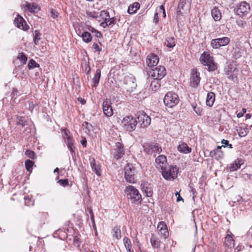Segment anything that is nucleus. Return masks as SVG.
<instances>
[{"label":"nucleus","instance_id":"nucleus-54","mask_svg":"<svg viewBox=\"0 0 252 252\" xmlns=\"http://www.w3.org/2000/svg\"><path fill=\"white\" fill-rule=\"evenodd\" d=\"M90 213L91 214V220L92 221V222H93V228L94 229H96V226H95V222H94V214H93V211L91 209H90Z\"/></svg>","mask_w":252,"mask_h":252},{"label":"nucleus","instance_id":"nucleus-12","mask_svg":"<svg viewBox=\"0 0 252 252\" xmlns=\"http://www.w3.org/2000/svg\"><path fill=\"white\" fill-rule=\"evenodd\" d=\"M111 153L114 158L116 160H119L122 158L125 155V150L123 144L119 142L116 143L115 148Z\"/></svg>","mask_w":252,"mask_h":252},{"label":"nucleus","instance_id":"nucleus-2","mask_svg":"<svg viewBox=\"0 0 252 252\" xmlns=\"http://www.w3.org/2000/svg\"><path fill=\"white\" fill-rule=\"evenodd\" d=\"M125 193L127 198L130 199L132 202H141L142 199V196L139 191L132 186H128L125 189Z\"/></svg>","mask_w":252,"mask_h":252},{"label":"nucleus","instance_id":"nucleus-37","mask_svg":"<svg viewBox=\"0 0 252 252\" xmlns=\"http://www.w3.org/2000/svg\"><path fill=\"white\" fill-rule=\"evenodd\" d=\"M91 164L93 171L94 172L97 174V175L100 176V167L98 165H96L95 161L94 158H93V161H91Z\"/></svg>","mask_w":252,"mask_h":252},{"label":"nucleus","instance_id":"nucleus-62","mask_svg":"<svg viewBox=\"0 0 252 252\" xmlns=\"http://www.w3.org/2000/svg\"><path fill=\"white\" fill-rule=\"evenodd\" d=\"M91 70V69L90 66L89 64H86L85 71H86V73H87V74H89L90 73Z\"/></svg>","mask_w":252,"mask_h":252},{"label":"nucleus","instance_id":"nucleus-16","mask_svg":"<svg viewBox=\"0 0 252 252\" xmlns=\"http://www.w3.org/2000/svg\"><path fill=\"white\" fill-rule=\"evenodd\" d=\"M156 167L161 170L166 167L167 164L166 157L162 155L158 156L155 159Z\"/></svg>","mask_w":252,"mask_h":252},{"label":"nucleus","instance_id":"nucleus-59","mask_svg":"<svg viewBox=\"0 0 252 252\" xmlns=\"http://www.w3.org/2000/svg\"><path fill=\"white\" fill-rule=\"evenodd\" d=\"M83 126L85 127L87 129H88L89 130H90V127H91L92 125L91 124H89V123L85 122L83 124Z\"/></svg>","mask_w":252,"mask_h":252},{"label":"nucleus","instance_id":"nucleus-38","mask_svg":"<svg viewBox=\"0 0 252 252\" xmlns=\"http://www.w3.org/2000/svg\"><path fill=\"white\" fill-rule=\"evenodd\" d=\"M191 106L195 113L198 116L202 115L203 109L200 106H198L195 103H192Z\"/></svg>","mask_w":252,"mask_h":252},{"label":"nucleus","instance_id":"nucleus-48","mask_svg":"<svg viewBox=\"0 0 252 252\" xmlns=\"http://www.w3.org/2000/svg\"><path fill=\"white\" fill-rule=\"evenodd\" d=\"M28 66L29 69H32L39 67V65L37 63H36L34 60L32 59H31L29 61Z\"/></svg>","mask_w":252,"mask_h":252},{"label":"nucleus","instance_id":"nucleus-46","mask_svg":"<svg viewBox=\"0 0 252 252\" xmlns=\"http://www.w3.org/2000/svg\"><path fill=\"white\" fill-rule=\"evenodd\" d=\"M40 35H41V34L37 30H35L34 31V37H33V42H34V43L35 45L38 44V42L40 39Z\"/></svg>","mask_w":252,"mask_h":252},{"label":"nucleus","instance_id":"nucleus-52","mask_svg":"<svg viewBox=\"0 0 252 252\" xmlns=\"http://www.w3.org/2000/svg\"><path fill=\"white\" fill-rule=\"evenodd\" d=\"M58 183L61 186L65 187L68 184V181L67 179H61L58 181Z\"/></svg>","mask_w":252,"mask_h":252},{"label":"nucleus","instance_id":"nucleus-20","mask_svg":"<svg viewBox=\"0 0 252 252\" xmlns=\"http://www.w3.org/2000/svg\"><path fill=\"white\" fill-rule=\"evenodd\" d=\"M150 90L152 92H156L160 87V80L151 77Z\"/></svg>","mask_w":252,"mask_h":252},{"label":"nucleus","instance_id":"nucleus-50","mask_svg":"<svg viewBox=\"0 0 252 252\" xmlns=\"http://www.w3.org/2000/svg\"><path fill=\"white\" fill-rule=\"evenodd\" d=\"M222 146H218L217 147V148L213 151V152H211V153H213V152L217 154V153H220V154L219 155V157H221L223 156V153L221 151V149Z\"/></svg>","mask_w":252,"mask_h":252},{"label":"nucleus","instance_id":"nucleus-17","mask_svg":"<svg viewBox=\"0 0 252 252\" xmlns=\"http://www.w3.org/2000/svg\"><path fill=\"white\" fill-rule=\"evenodd\" d=\"M158 57L155 54L149 55L146 59V63L150 67L156 65L158 63Z\"/></svg>","mask_w":252,"mask_h":252},{"label":"nucleus","instance_id":"nucleus-43","mask_svg":"<svg viewBox=\"0 0 252 252\" xmlns=\"http://www.w3.org/2000/svg\"><path fill=\"white\" fill-rule=\"evenodd\" d=\"M33 164L34 162L30 159H27L25 161V167L28 171L31 172L32 171Z\"/></svg>","mask_w":252,"mask_h":252},{"label":"nucleus","instance_id":"nucleus-4","mask_svg":"<svg viewBox=\"0 0 252 252\" xmlns=\"http://www.w3.org/2000/svg\"><path fill=\"white\" fill-rule=\"evenodd\" d=\"M250 10L249 3L244 1L238 3L234 9L235 14L241 17L247 16L250 12Z\"/></svg>","mask_w":252,"mask_h":252},{"label":"nucleus","instance_id":"nucleus-39","mask_svg":"<svg viewBox=\"0 0 252 252\" xmlns=\"http://www.w3.org/2000/svg\"><path fill=\"white\" fill-rule=\"evenodd\" d=\"M24 21V20L23 19V18L22 17L20 16L19 17L15 18L14 22L15 25H16L18 28H23V29H24V27H23V22Z\"/></svg>","mask_w":252,"mask_h":252},{"label":"nucleus","instance_id":"nucleus-25","mask_svg":"<svg viewBox=\"0 0 252 252\" xmlns=\"http://www.w3.org/2000/svg\"><path fill=\"white\" fill-rule=\"evenodd\" d=\"M244 163L242 159L237 158L235 160L234 162L231 164L230 166V170L232 171L237 170L241 167V165Z\"/></svg>","mask_w":252,"mask_h":252},{"label":"nucleus","instance_id":"nucleus-8","mask_svg":"<svg viewBox=\"0 0 252 252\" xmlns=\"http://www.w3.org/2000/svg\"><path fill=\"white\" fill-rule=\"evenodd\" d=\"M125 178L126 182L130 183H135L136 179L135 178V168L132 164H127L125 167Z\"/></svg>","mask_w":252,"mask_h":252},{"label":"nucleus","instance_id":"nucleus-32","mask_svg":"<svg viewBox=\"0 0 252 252\" xmlns=\"http://www.w3.org/2000/svg\"><path fill=\"white\" fill-rule=\"evenodd\" d=\"M224 245L225 246L231 248L234 246V241L230 235H227L225 238Z\"/></svg>","mask_w":252,"mask_h":252},{"label":"nucleus","instance_id":"nucleus-57","mask_svg":"<svg viewBox=\"0 0 252 252\" xmlns=\"http://www.w3.org/2000/svg\"><path fill=\"white\" fill-rule=\"evenodd\" d=\"M246 112V109L243 108L242 110V111L239 112L237 114V117L238 118H241V117H242L243 116L244 114Z\"/></svg>","mask_w":252,"mask_h":252},{"label":"nucleus","instance_id":"nucleus-15","mask_svg":"<svg viewBox=\"0 0 252 252\" xmlns=\"http://www.w3.org/2000/svg\"><path fill=\"white\" fill-rule=\"evenodd\" d=\"M110 99H106L102 103V109L104 114L107 117H111L113 114V111Z\"/></svg>","mask_w":252,"mask_h":252},{"label":"nucleus","instance_id":"nucleus-45","mask_svg":"<svg viewBox=\"0 0 252 252\" xmlns=\"http://www.w3.org/2000/svg\"><path fill=\"white\" fill-rule=\"evenodd\" d=\"M86 14L88 17L93 19H96L100 16L99 13L95 11H87Z\"/></svg>","mask_w":252,"mask_h":252},{"label":"nucleus","instance_id":"nucleus-36","mask_svg":"<svg viewBox=\"0 0 252 252\" xmlns=\"http://www.w3.org/2000/svg\"><path fill=\"white\" fill-rule=\"evenodd\" d=\"M237 131L239 135L241 137L246 136L249 133V130L247 127H243L241 126L239 127L237 129Z\"/></svg>","mask_w":252,"mask_h":252},{"label":"nucleus","instance_id":"nucleus-47","mask_svg":"<svg viewBox=\"0 0 252 252\" xmlns=\"http://www.w3.org/2000/svg\"><path fill=\"white\" fill-rule=\"evenodd\" d=\"M25 204L27 206H31L33 205V200L32 197H30L29 196H25Z\"/></svg>","mask_w":252,"mask_h":252},{"label":"nucleus","instance_id":"nucleus-42","mask_svg":"<svg viewBox=\"0 0 252 252\" xmlns=\"http://www.w3.org/2000/svg\"><path fill=\"white\" fill-rule=\"evenodd\" d=\"M232 202L236 205L240 204L241 202H246L244 199L240 195H238L232 199Z\"/></svg>","mask_w":252,"mask_h":252},{"label":"nucleus","instance_id":"nucleus-60","mask_svg":"<svg viewBox=\"0 0 252 252\" xmlns=\"http://www.w3.org/2000/svg\"><path fill=\"white\" fill-rule=\"evenodd\" d=\"M64 134L66 136V138H67V141H68V138H71V136L69 135V131L66 129H65L63 131Z\"/></svg>","mask_w":252,"mask_h":252},{"label":"nucleus","instance_id":"nucleus-63","mask_svg":"<svg viewBox=\"0 0 252 252\" xmlns=\"http://www.w3.org/2000/svg\"><path fill=\"white\" fill-rule=\"evenodd\" d=\"M100 25L102 27H103V28H105V27H106L107 26H109L108 25V23L106 22V21L105 20V19H104V21L103 22L101 23Z\"/></svg>","mask_w":252,"mask_h":252},{"label":"nucleus","instance_id":"nucleus-58","mask_svg":"<svg viewBox=\"0 0 252 252\" xmlns=\"http://www.w3.org/2000/svg\"><path fill=\"white\" fill-rule=\"evenodd\" d=\"M93 47L95 50L96 51L100 52L101 51V48H99L98 45L97 43H94L93 45Z\"/></svg>","mask_w":252,"mask_h":252},{"label":"nucleus","instance_id":"nucleus-49","mask_svg":"<svg viewBox=\"0 0 252 252\" xmlns=\"http://www.w3.org/2000/svg\"><path fill=\"white\" fill-rule=\"evenodd\" d=\"M25 154L26 155V156L30 158L34 159L35 158V154L32 151L27 150Z\"/></svg>","mask_w":252,"mask_h":252},{"label":"nucleus","instance_id":"nucleus-44","mask_svg":"<svg viewBox=\"0 0 252 252\" xmlns=\"http://www.w3.org/2000/svg\"><path fill=\"white\" fill-rule=\"evenodd\" d=\"M17 59L20 61L22 64H26L28 59L26 55L23 53H19L17 56Z\"/></svg>","mask_w":252,"mask_h":252},{"label":"nucleus","instance_id":"nucleus-29","mask_svg":"<svg viewBox=\"0 0 252 252\" xmlns=\"http://www.w3.org/2000/svg\"><path fill=\"white\" fill-rule=\"evenodd\" d=\"M140 7V4L138 2H134L133 4L129 5L127 9V12L130 14H133L136 12Z\"/></svg>","mask_w":252,"mask_h":252},{"label":"nucleus","instance_id":"nucleus-27","mask_svg":"<svg viewBox=\"0 0 252 252\" xmlns=\"http://www.w3.org/2000/svg\"><path fill=\"white\" fill-rule=\"evenodd\" d=\"M100 15L101 16H106L105 19L108 23V26H113L115 24V20L114 18H110L109 13L105 11H102L100 12Z\"/></svg>","mask_w":252,"mask_h":252},{"label":"nucleus","instance_id":"nucleus-10","mask_svg":"<svg viewBox=\"0 0 252 252\" xmlns=\"http://www.w3.org/2000/svg\"><path fill=\"white\" fill-rule=\"evenodd\" d=\"M230 42V39L228 37L215 38L212 40L211 46L214 49H218L220 47L227 45Z\"/></svg>","mask_w":252,"mask_h":252},{"label":"nucleus","instance_id":"nucleus-56","mask_svg":"<svg viewBox=\"0 0 252 252\" xmlns=\"http://www.w3.org/2000/svg\"><path fill=\"white\" fill-rule=\"evenodd\" d=\"M159 21L158 14V12H156L154 14L153 22L157 24Z\"/></svg>","mask_w":252,"mask_h":252},{"label":"nucleus","instance_id":"nucleus-64","mask_svg":"<svg viewBox=\"0 0 252 252\" xmlns=\"http://www.w3.org/2000/svg\"><path fill=\"white\" fill-rule=\"evenodd\" d=\"M94 33H95V36L97 38H99L102 36L101 32L98 31H96Z\"/></svg>","mask_w":252,"mask_h":252},{"label":"nucleus","instance_id":"nucleus-53","mask_svg":"<svg viewBox=\"0 0 252 252\" xmlns=\"http://www.w3.org/2000/svg\"><path fill=\"white\" fill-rule=\"evenodd\" d=\"M221 143L223 144V145L222 146L223 147H225L226 146H228L230 148H232V145L230 144H229V141L228 140H224V139L222 140Z\"/></svg>","mask_w":252,"mask_h":252},{"label":"nucleus","instance_id":"nucleus-34","mask_svg":"<svg viewBox=\"0 0 252 252\" xmlns=\"http://www.w3.org/2000/svg\"><path fill=\"white\" fill-rule=\"evenodd\" d=\"M27 122L25 117L21 116L17 117L16 120V123L17 126H20L22 127H24L25 126L27 125Z\"/></svg>","mask_w":252,"mask_h":252},{"label":"nucleus","instance_id":"nucleus-5","mask_svg":"<svg viewBox=\"0 0 252 252\" xmlns=\"http://www.w3.org/2000/svg\"><path fill=\"white\" fill-rule=\"evenodd\" d=\"M137 124V120L132 116L124 117L121 122V125L124 129L128 131H133Z\"/></svg>","mask_w":252,"mask_h":252},{"label":"nucleus","instance_id":"nucleus-3","mask_svg":"<svg viewBox=\"0 0 252 252\" xmlns=\"http://www.w3.org/2000/svg\"><path fill=\"white\" fill-rule=\"evenodd\" d=\"M179 169L176 165L165 167L162 169V175L166 180L172 181L177 177Z\"/></svg>","mask_w":252,"mask_h":252},{"label":"nucleus","instance_id":"nucleus-26","mask_svg":"<svg viewBox=\"0 0 252 252\" xmlns=\"http://www.w3.org/2000/svg\"><path fill=\"white\" fill-rule=\"evenodd\" d=\"M212 17L215 21H220L221 18V14L218 7H215L211 11Z\"/></svg>","mask_w":252,"mask_h":252},{"label":"nucleus","instance_id":"nucleus-6","mask_svg":"<svg viewBox=\"0 0 252 252\" xmlns=\"http://www.w3.org/2000/svg\"><path fill=\"white\" fill-rule=\"evenodd\" d=\"M178 95L172 92H168L164 96L163 102L164 104L169 107L172 108L179 103Z\"/></svg>","mask_w":252,"mask_h":252},{"label":"nucleus","instance_id":"nucleus-31","mask_svg":"<svg viewBox=\"0 0 252 252\" xmlns=\"http://www.w3.org/2000/svg\"><path fill=\"white\" fill-rule=\"evenodd\" d=\"M164 45L168 48L174 47L176 45L175 38L173 37H167L164 42Z\"/></svg>","mask_w":252,"mask_h":252},{"label":"nucleus","instance_id":"nucleus-18","mask_svg":"<svg viewBox=\"0 0 252 252\" xmlns=\"http://www.w3.org/2000/svg\"><path fill=\"white\" fill-rule=\"evenodd\" d=\"M158 229H159L160 234L163 236L164 239L168 238L169 232L167 226L164 221H160L158 225Z\"/></svg>","mask_w":252,"mask_h":252},{"label":"nucleus","instance_id":"nucleus-7","mask_svg":"<svg viewBox=\"0 0 252 252\" xmlns=\"http://www.w3.org/2000/svg\"><path fill=\"white\" fill-rule=\"evenodd\" d=\"M166 74V70L165 67L163 66H158L154 69H152L149 71V77L148 80L150 81L152 78H155L158 80H161L163 78Z\"/></svg>","mask_w":252,"mask_h":252},{"label":"nucleus","instance_id":"nucleus-51","mask_svg":"<svg viewBox=\"0 0 252 252\" xmlns=\"http://www.w3.org/2000/svg\"><path fill=\"white\" fill-rule=\"evenodd\" d=\"M237 25L241 28H244L246 25L245 21L242 20H238L236 21Z\"/></svg>","mask_w":252,"mask_h":252},{"label":"nucleus","instance_id":"nucleus-55","mask_svg":"<svg viewBox=\"0 0 252 252\" xmlns=\"http://www.w3.org/2000/svg\"><path fill=\"white\" fill-rule=\"evenodd\" d=\"M51 14L52 17H53V18H56L58 16V12L54 9H52L51 11Z\"/></svg>","mask_w":252,"mask_h":252},{"label":"nucleus","instance_id":"nucleus-14","mask_svg":"<svg viewBox=\"0 0 252 252\" xmlns=\"http://www.w3.org/2000/svg\"><path fill=\"white\" fill-rule=\"evenodd\" d=\"M200 73L198 72L196 68H193L191 70L190 78V85L191 87L195 88L197 87L200 82Z\"/></svg>","mask_w":252,"mask_h":252},{"label":"nucleus","instance_id":"nucleus-22","mask_svg":"<svg viewBox=\"0 0 252 252\" xmlns=\"http://www.w3.org/2000/svg\"><path fill=\"white\" fill-rule=\"evenodd\" d=\"M149 149L148 148L145 149V151L149 154L151 153H160L162 151L161 147H159L158 144H151L149 146Z\"/></svg>","mask_w":252,"mask_h":252},{"label":"nucleus","instance_id":"nucleus-30","mask_svg":"<svg viewBox=\"0 0 252 252\" xmlns=\"http://www.w3.org/2000/svg\"><path fill=\"white\" fill-rule=\"evenodd\" d=\"M67 147L69 150L72 157L75 155V146L74 145V140L72 138H68L67 141Z\"/></svg>","mask_w":252,"mask_h":252},{"label":"nucleus","instance_id":"nucleus-1","mask_svg":"<svg viewBox=\"0 0 252 252\" xmlns=\"http://www.w3.org/2000/svg\"><path fill=\"white\" fill-rule=\"evenodd\" d=\"M199 61L201 64L208 67L207 69L210 72L213 71L217 68V64L215 63L213 57L208 52H204L201 54Z\"/></svg>","mask_w":252,"mask_h":252},{"label":"nucleus","instance_id":"nucleus-28","mask_svg":"<svg viewBox=\"0 0 252 252\" xmlns=\"http://www.w3.org/2000/svg\"><path fill=\"white\" fill-rule=\"evenodd\" d=\"M25 6L32 13H37L40 10L39 6L36 4H31L27 2Z\"/></svg>","mask_w":252,"mask_h":252},{"label":"nucleus","instance_id":"nucleus-24","mask_svg":"<svg viewBox=\"0 0 252 252\" xmlns=\"http://www.w3.org/2000/svg\"><path fill=\"white\" fill-rule=\"evenodd\" d=\"M215 100V94L212 92L208 93L206 100V105L210 107L212 106Z\"/></svg>","mask_w":252,"mask_h":252},{"label":"nucleus","instance_id":"nucleus-19","mask_svg":"<svg viewBox=\"0 0 252 252\" xmlns=\"http://www.w3.org/2000/svg\"><path fill=\"white\" fill-rule=\"evenodd\" d=\"M143 192L147 197H151L153 195V191L151 185L147 182L142 183L141 185Z\"/></svg>","mask_w":252,"mask_h":252},{"label":"nucleus","instance_id":"nucleus-23","mask_svg":"<svg viewBox=\"0 0 252 252\" xmlns=\"http://www.w3.org/2000/svg\"><path fill=\"white\" fill-rule=\"evenodd\" d=\"M101 76V70L99 68H97L95 71V73L94 77L92 79V86L93 87H96L99 81V79Z\"/></svg>","mask_w":252,"mask_h":252},{"label":"nucleus","instance_id":"nucleus-35","mask_svg":"<svg viewBox=\"0 0 252 252\" xmlns=\"http://www.w3.org/2000/svg\"><path fill=\"white\" fill-rule=\"evenodd\" d=\"M151 243L154 248H158L160 246V241L157 237L152 235L151 238Z\"/></svg>","mask_w":252,"mask_h":252},{"label":"nucleus","instance_id":"nucleus-61","mask_svg":"<svg viewBox=\"0 0 252 252\" xmlns=\"http://www.w3.org/2000/svg\"><path fill=\"white\" fill-rule=\"evenodd\" d=\"M159 9L162 11L163 17L165 18L166 17V12L164 6L163 5H161L160 6Z\"/></svg>","mask_w":252,"mask_h":252},{"label":"nucleus","instance_id":"nucleus-11","mask_svg":"<svg viewBox=\"0 0 252 252\" xmlns=\"http://www.w3.org/2000/svg\"><path fill=\"white\" fill-rule=\"evenodd\" d=\"M192 0H180L177 14L183 15L184 13L189 11Z\"/></svg>","mask_w":252,"mask_h":252},{"label":"nucleus","instance_id":"nucleus-33","mask_svg":"<svg viewBox=\"0 0 252 252\" xmlns=\"http://www.w3.org/2000/svg\"><path fill=\"white\" fill-rule=\"evenodd\" d=\"M81 37L83 40L86 43H89L91 41L92 39V36L91 33L88 32H84L81 35Z\"/></svg>","mask_w":252,"mask_h":252},{"label":"nucleus","instance_id":"nucleus-13","mask_svg":"<svg viewBox=\"0 0 252 252\" xmlns=\"http://www.w3.org/2000/svg\"><path fill=\"white\" fill-rule=\"evenodd\" d=\"M124 84V89L129 92H133L137 86L135 79L133 77H125Z\"/></svg>","mask_w":252,"mask_h":252},{"label":"nucleus","instance_id":"nucleus-9","mask_svg":"<svg viewBox=\"0 0 252 252\" xmlns=\"http://www.w3.org/2000/svg\"><path fill=\"white\" fill-rule=\"evenodd\" d=\"M137 124H139L141 127H146L151 123V118L144 112L137 113Z\"/></svg>","mask_w":252,"mask_h":252},{"label":"nucleus","instance_id":"nucleus-21","mask_svg":"<svg viewBox=\"0 0 252 252\" xmlns=\"http://www.w3.org/2000/svg\"><path fill=\"white\" fill-rule=\"evenodd\" d=\"M177 149L180 152L184 154H189L191 152V148L189 147L188 145L184 142L180 144L178 146Z\"/></svg>","mask_w":252,"mask_h":252},{"label":"nucleus","instance_id":"nucleus-41","mask_svg":"<svg viewBox=\"0 0 252 252\" xmlns=\"http://www.w3.org/2000/svg\"><path fill=\"white\" fill-rule=\"evenodd\" d=\"M123 242L125 247L126 248V250H129L132 249L131 241L129 238L126 237H124L123 239Z\"/></svg>","mask_w":252,"mask_h":252},{"label":"nucleus","instance_id":"nucleus-40","mask_svg":"<svg viewBox=\"0 0 252 252\" xmlns=\"http://www.w3.org/2000/svg\"><path fill=\"white\" fill-rule=\"evenodd\" d=\"M114 234L113 237H115L117 239L119 240L121 238V231L120 227L115 226L113 228Z\"/></svg>","mask_w":252,"mask_h":252}]
</instances>
